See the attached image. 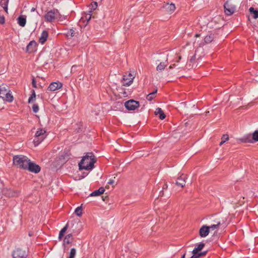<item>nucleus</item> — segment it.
Segmentation results:
<instances>
[{
    "label": "nucleus",
    "mask_w": 258,
    "mask_h": 258,
    "mask_svg": "<svg viewBox=\"0 0 258 258\" xmlns=\"http://www.w3.org/2000/svg\"><path fill=\"white\" fill-rule=\"evenodd\" d=\"M82 207L81 206L80 207H77L75 211V212L76 213V214L77 215V216H80L82 215Z\"/></svg>",
    "instance_id": "e433bc0d"
},
{
    "label": "nucleus",
    "mask_w": 258,
    "mask_h": 258,
    "mask_svg": "<svg viewBox=\"0 0 258 258\" xmlns=\"http://www.w3.org/2000/svg\"><path fill=\"white\" fill-rule=\"evenodd\" d=\"M46 136V131L44 129L41 128H38L35 133L33 141L34 145L35 146H38L44 140Z\"/></svg>",
    "instance_id": "7ed1b4c3"
},
{
    "label": "nucleus",
    "mask_w": 258,
    "mask_h": 258,
    "mask_svg": "<svg viewBox=\"0 0 258 258\" xmlns=\"http://www.w3.org/2000/svg\"><path fill=\"white\" fill-rule=\"evenodd\" d=\"M34 10H35V9H34V8H32V10H31V11H34Z\"/></svg>",
    "instance_id": "5fc2aeb1"
},
{
    "label": "nucleus",
    "mask_w": 258,
    "mask_h": 258,
    "mask_svg": "<svg viewBox=\"0 0 258 258\" xmlns=\"http://www.w3.org/2000/svg\"><path fill=\"white\" fill-rule=\"evenodd\" d=\"M29 236H31L32 235V234H31V232H29Z\"/></svg>",
    "instance_id": "864d4df0"
},
{
    "label": "nucleus",
    "mask_w": 258,
    "mask_h": 258,
    "mask_svg": "<svg viewBox=\"0 0 258 258\" xmlns=\"http://www.w3.org/2000/svg\"><path fill=\"white\" fill-rule=\"evenodd\" d=\"M175 66V64H172V65H170V66H169V68L170 69H173Z\"/></svg>",
    "instance_id": "de8ad7c7"
},
{
    "label": "nucleus",
    "mask_w": 258,
    "mask_h": 258,
    "mask_svg": "<svg viewBox=\"0 0 258 258\" xmlns=\"http://www.w3.org/2000/svg\"><path fill=\"white\" fill-rule=\"evenodd\" d=\"M73 235H74V234L72 232H70L69 234L66 236L63 242H70V241L73 240Z\"/></svg>",
    "instance_id": "2f4dec72"
},
{
    "label": "nucleus",
    "mask_w": 258,
    "mask_h": 258,
    "mask_svg": "<svg viewBox=\"0 0 258 258\" xmlns=\"http://www.w3.org/2000/svg\"><path fill=\"white\" fill-rule=\"evenodd\" d=\"M157 89H156L153 92L149 93L147 96V99L151 101L155 97V94L157 93Z\"/></svg>",
    "instance_id": "c85d7f7f"
},
{
    "label": "nucleus",
    "mask_w": 258,
    "mask_h": 258,
    "mask_svg": "<svg viewBox=\"0 0 258 258\" xmlns=\"http://www.w3.org/2000/svg\"><path fill=\"white\" fill-rule=\"evenodd\" d=\"M210 232V229L208 226L203 225L200 229L199 234L201 237H205L207 236Z\"/></svg>",
    "instance_id": "dca6fc26"
},
{
    "label": "nucleus",
    "mask_w": 258,
    "mask_h": 258,
    "mask_svg": "<svg viewBox=\"0 0 258 258\" xmlns=\"http://www.w3.org/2000/svg\"><path fill=\"white\" fill-rule=\"evenodd\" d=\"M26 23V18L25 16H20L18 18V23L21 27H24Z\"/></svg>",
    "instance_id": "5701e85b"
},
{
    "label": "nucleus",
    "mask_w": 258,
    "mask_h": 258,
    "mask_svg": "<svg viewBox=\"0 0 258 258\" xmlns=\"http://www.w3.org/2000/svg\"><path fill=\"white\" fill-rule=\"evenodd\" d=\"M32 110L34 113H37L39 111V106L37 104H34L32 105Z\"/></svg>",
    "instance_id": "4c0bfd02"
},
{
    "label": "nucleus",
    "mask_w": 258,
    "mask_h": 258,
    "mask_svg": "<svg viewBox=\"0 0 258 258\" xmlns=\"http://www.w3.org/2000/svg\"><path fill=\"white\" fill-rule=\"evenodd\" d=\"M5 23V18L4 16H0V24H4Z\"/></svg>",
    "instance_id": "a19ab883"
},
{
    "label": "nucleus",
    "mask_w": 258,
    "mask_h": 258,
    "mask_svg": "<svg viewBox=\"0 0 258 258\" xmlns=\"http://www.w3.org/2000/svg\"><path fill=\"white\" fill-rule=\"evenodd\" d=\"M10 92L11 91H9L4 96H1V98L5 101L12 102L14 100V97Z\"/></svg>",
    "instance_id": "a211bd4d"
},
{
    "label": "nucleus",
    "mask_w": 258,
    "mask_h": 258,
    "mask_svg": "<svg viewBox=\"0 0 258 258\" xmlns=\"http://www.w3.org/2000/svg\"><path fill=\"white\" fill-rule=\"evenodd\" d=\"M0 90H1V94H2L3 96L6 94V93H8L9 91H10L9 90V87L8 86H4L1 87H0Z\"/></svg>",
    "instance_id": "7c9ffc66"
},
{
    "label": "nucleus",
    "mask_w": 258,
    "mask_h": 258,
    "mask_svg": "<svg viewBox=\"0 0 258 258\" xmlns=\"http://www.w3.org/2000/svg\"><path fill=\"white\" fill-rule=\"evenodd\" d=\"M86 18L88 21H89L91 18V15L90 14L86 15Z\"/></svg>",
    "instance_id": "79ce46f5"
},
{
    "label": "nucleus",
    "mask_w": 258,
    "mask_h": 258,
    "mask_svg": "<svg viewBox=\"0 0 258 258\" xmlns=\"http://www.w3.org/2000/svg\"><path fill=\"white\" fill-rule=\"evenodd\" d=\"M102 198H103V201H104L105 198H103V197H102Z\"/></svg>",
    "instance_id": "4d7b16f0"
},
{
    "label": "nucleus",
    "mask_w": 258,
    "mask_h": 258,
    "mask_svg": "<svg viewBox=\"0 0 258 258\" xmlns=\"http://www.w3.org/2000/svg\"><path fill=\"white\" fill-rule=\"evenodd\" d=\"M181 56H178V59L177 60H176L175 62H178L180 61V60L181 59Z\"/></svg>",
    "instance_id": "49530a36"
},
{
    "label": "nucleus",
    "mask_w": 258,
    "mask_h": 258,
    "mask_svg": "<svg viewBox=\"0 0 258 258\" xmlns=\"http://www.w3.org/2000/svg\"><path fill=\"white\" fill-rule=\"evenodd\" d=\"M48 37V33L47 31L44 30L42 31V33L41 34V36L39 37V42L42 44H43L45 43V42L46 41L47 38Z\"/></svg>",
    "instance_id": "6ab92c4d"
},
{
    "label": "nucleus",
    "mask_w": 258,
    "mask_h": 258,
    "mask_svg": "<svg viewBox=\"0 0 258 258\" xmlns=\"http://www.w3.org/2000/svg\"><path fill=\"white\" fill-rule=\"evenodd\" d=\"M163 8L169 13H172L175 10V6L174 4L172 3H166L163 5Z\"/></svg>",
    "instance_id": "aec40b11"
},
{
    "label": "nucleus",
    "mask_w": 258,
    "mask_h": 258,
    "mask_svg": "<svg viewBox=\"0 0 258 258\" xmlns=\"http://www.w3.org/2000/svg\"><path fill=\"white\" fill-rule=\"evenodd\" d=\"M32 85L33 87L35 88H37L36 82L34 77H33L32 80Z\"/></svg>",
    "instance_id": "ea45409f"
},
{
    "label": "nucleus",
    "mask_w": 258,
    "mask_h": 258,
    "mask_svg": "<svg viewBox=\"0 0 258 258\" xmlns=\"http://www.w3.org/2000/svg\"><path fill=\"white\" fill-rule=\"evenodd\" d=\"M31 93L32 94L31 95V96L28 99L29 103L33 102L36 100V94L35 91L34 90H32L31 91Z\"/></svg>",
    "instance_id": "cd10ccee"
},
{
    "label": "nucleus",
    "mask_w": 258,
    "mask_h": 258,
    "mask_svg": "<svg viewBox=\"0 0 258 258\" xmlns=\"http://www.w3.org/2000/svg\"><path fill=\"white\" fill-rule=\"evenodd\" d=\"M242 141L244 143H253L254 142H256L258 141V131H255L252 135V137L251 136L247 135L246 136H244L242 139Z\"/></svg>",
    "instance_id": "6e6552de"
},
{
    "label": "nucleus",
    "mask_w": 258,
    "mask_h": 258,
    "mask_svg": "<svg viewBox=\"0 0 258 258\" xmlns=\"http://www.w3.org/2000/svg\"><path fill=\"white\" fill-rule=\"evenodd\" d=\"M75 30H74L73 28L72 29H70L68 32L67 33H66V36L68 37H70V38H71V37H73L75 36Z\"/></svg>",
    "instance_id": "f704fd0d"
},
{
    "label": "nucleus",
    "mask_w": 258,
    "mask_h": 258,
    "mask_svg": "<svg viewBox=\"0 0 258 258\" xmlns=\"http://www.w3.org/2000/svg\"><path fill=\"white\" fill-rule=\"evenodd\" d=\"M8 5H6V6H2L5 10V11L8 13Z\"/></svg>",
    "instance_id": "c03bdc74"
},
{
    "label": "nucleus",
    "mask_w": 258,
    "mask_h": 258,
    "mask_svg": "<svg viewBox=\"0 0 258 258\" xmlns=\"http://www.w3.org/2000/svg\"><path fill=\"white\" fill-rule=\"evenodd\" d=\"M69 227V223H67L66 226L61 229V230L60 231L58 236V238L59 240H61V238L64 236V233H66L67 230L68 229V227Z\"/></svg>",
    "instance_id": "b1692460"
},
{
    "label": "nucleus",
    "mask_w": 258,
    "mask_h": 258,
    "mask_svg": "<svg viewBox=\"0 0 258 258\" xmlns=\"http://www.w3.org/2000/svg\"><path fill=\"white\" fill-rule=\"evenodd\" d=\"M185 253H184V254L182 255V256L181 257V258H184V257H185Z\"/></svg>",
    "instance_id": "603ef678"
},
{
    "label": "nucleus",
    "mask_w": 258,
    "mask_h": 258,
    "mask_svg": "<svg viewBox=\"0 0 258 258\" xmlns=\"http://www.w3.org/2000/svg\"><path fill=\"white\" fill-rule=\"evenodd\" d=\"M186 179V175L182 174L177 178L175 182V184L180 187H183L185 185Z\"/></svg>",
    "instance_id": "4468645a"
},
{
    "label": "nucleus",
    "mask_w": 258,
    "mask_h": 258,
    "mask_svg": "<svg viewBox=\"0 0 258 258\" xmlns=\"http://www.w3.org/2000/svg\"><path fill=\"white\" fill-rule=\"evenodd\" d=\"M218 220H217V221H215V223L214 224H216V222H217Z\"/></svg>",
    "instance_id": "bf43d9fd"
},
{
    "label": "nucleus",
    "mask_w": 258,
    "mask_h": 258,
    "mask_svg": "<svg viewBox=\"0 0 258 258\" xmlns=\"http://www.w3.org/2000/svg\"><path fill=\"white\" fill-rule=\"evenodd\" d=\"M156 115L159 114V117L160 119L163 120L166 117V115L161 108H157L155 112Z\"/></svg>",
    "instance_id": "4be33fe9"
},
{
    "label": "nucleus",
    "mask_w": 258,
    "mask_h": 258,
    "mask_svg": "<svg viewBox=\"0 0 258 258\" xmlns=\"http://www.w3.org/2000/svg\"><path fill=\"white\" fill-rule=\"evenodd\" d=\"M102 198H103V201H104L105 198H103V197H102Z\"/></svg>",
    "instance_id": "6e6d98bb"
},
{
    "label": "nucleus",
    "mask_w": 258,
    "mask_h": 258,
    "mask_svg": "<svg viewBox=\"0 0 258 258\" xmlns=\"http://www.w3.org/2000/svg\"><path fill=\"white\" fill-rule=\"evenodd\" d=\"M114 183V180L112 179H110L109 180V181H108V184H110V185L113 184Z\"/></svg>",
    "instance_id": "37998d69"
},
{
    "label": "nucleus",
    "mask_w": 258,
    "mask_h": 258,
    "mask_svg": "<svg viewBox=\"0 0 258 258\" xmlns=\"http://www.w3.org/2000/svg\"><path fill=\"white\" fill-rule=\"evenodd\" d=\"M19 193V191L13 190L10 188H5L2 190L3 195L8 197L18 196Z\"/></svg>",
    "instance_id": "ddd939ff"
},
{
    "label": "nucleus",
    "mask_w": 258,
    "mask_h": 258,
    "mask_svg": "<svg viewBox=\"0 0 258 258\" xmlns=\"http://www.w3.org/2000/svg\"><path fill=\"white\" fill-rule=\"evenodd\" d=\"M62 87V83L58 81L56 82H52L49 85L47 90L50 91H54L59 89H60Z\"/></svg>",
    "instance_id": "2eb2a0df"
},
{
    "label": "nucleus",
    "mask_w": 258,
    "mask_h": 258,
    "mask_svg": "<svg viewBox=\"0 0 258 258\" xmlns=\"http://www.w3.org/2000/svg\"><path fill=\"white\" fill-rule=\"evenodd\" d=\"M98 7V4L96 2H92L91 5L89 6V12L91 13L93 11L95 10Z\"/></svg>",
    "instance_id": "bb28decb"
},
{
    "label": "nucleus",
    "mask_w": 258,
    "mask_h": 258,
    "mask_svg": "<svg viewBox=\"0 0 258 258\" xmlns=\"http://www.w3.org/2000/svg\"><path fill=\"white\" fill-rule=\"evenodd\" d=\"M96 159L92 152H89L82 157V160L79 163L80 170H91L94 167V163Z\"/></svg>",
    "instance_id": "f257e3e1"
},
{
    "label": "nucleus",
    "mask_w": 258,
    "mask_h": 258,
    "mask_svg": "<svg viewBox=\"0 0 258 258\" xmlns=\"http://www.w3.org/2000/svg\"><path fill=\"white\" fill-rule=\"evenodd\" d=\"M58 11L53 9L48 11L44 16V20L46 22H52L55 20Z\"/></svg>",
    "instance_id": "423d86ee"
},
{
    "label": "nucleus",
    "mask_w": 258,
    "mask_h": 258,
    "mask_svg": "<svg viewBox=\"0 0 258 258\" xmlns=\"http://www.w3.org/2000/svg\"><path fill=\"white\" fill-rule=\"evenodd\" d=\"M26 170L34 173H38L41 170L40 166L30 160Z\"/></svg>",
    "instance_id": "9b49d317"
},
{
    "label": "nucleus",
    "mask_w": 258,
    "mask_h": 258,
    "mask_svg": "<svg viewBox=\"0 0 258 258\" xmlns=\"http://www.w3.org/2000/svg\"><path fill=\"white\" fill-rule=\"evenodd\" d=\"M76 254V250L74 248H72L71 249L70 252V256L69 258H75V256Z\"/></svg>",
    "instance_id": "c9c22d12"
},
{
    "label": "nucleus",
    "mask_w": 258,
    "mask_h": 258,
    "mask_svg": "<svg viewBox=\"0 0 258 258\" xmlns=\"http://www.w3.org/2000/svg\"><path fill=\"white\" fill-rule=\"evenodd\" d=\"M219 246L220 247H221V248H222V249H223V248L225 249V246H224V245H219Z\"/></svg>",
    "instance_id": "8fccbe9b"
},
{
    "label": "nucleus",
    "mask_w": 258,
    "mask_h": 258,
    "mask_svg": "<svg viewBox=\"0 0 258 258\" xmlns=\"http://www.w3.org/2000/svg\"><path fill=\"white\" fill-rule=\"evenodd\" d=\"M9 0H1L0 5L1 6L8 5Z\"/></svg>",
    "instance_id": "58836bf2"
},
{
    "label": "nucleus",
    "mask_w": 258,
    "mask_h": 258,
    "mask_svg": "<svg viewBox=\"0 0 258 258\" xmlns=\"http://www.w3.org/2000/svg\"><path fill=\"white\" fill-rule=\"evenodd\" d=\"M196 59V54L194 55L190 59V61L192 62Z\"/></svg>",
    "instance_id": "a18cd8bd"
},
{
    "label": "nucleus",
    "mask_w": 258,
    "mask_h": 258,
    "mask_svg": "<svg viewBox=\"0 0 258 258\" xmlns=\"http://www.w3.org/2000/svg\"><path fill=\"white\" fill-rule=\"evenodd\" d=\"M225 13L226 15L230 16L235 11V6L228 1H227L224 5Z\"/></svg>",
    "instance_id": "1a4fd4ad"
},
{
    "label": "nucleus",
    "mask_w": 258,
    "mask_h": 258,
    "mask_svg": "<svg viewBox=\"0 0 258 258\" xmlns=\"http://www.w3.org/2000/svg\"><path fill=\"white\" fill-rule=\"evenodd\" d=\"M200 36V34H196L195 35V37H199Z\"/></svg>",
    "instance_id": "3c124183"
},
{
    "label": "nucleus",
    "mask_w": 258,
    "mask_h": 258,
    "mask_svg": "<svg viewBox=\"0 0 258 258\" xmlns=\"http://www.w3.org/2000/svg\"><path fill=\"white\" fill-rule=\"evenodd\" d=\"M124 106L128 110H134L139 107V102L134 100H130L125 102Z\"/></svg>",
    "instance_id": "f8f14e48"
},
{
    "label": "nucleus",
    "mask_w": 258,
    "mask_h": 258,
    "mask_svg": "<svg viewBox=\"0 0 258 258\" xmlns=\"http://www.w3.org/2000/svg\"><path fill=\"white\" fill-rule=\"evenodd\" d=\"M69 226V232H72L74 235H78L82 230L81 223L78 221H72Z\"/></svg>",
    "instance_id": "39448f33"
},
{
    "label": "nucleus",
    "mask_w": 258,
    "mask_h": 258,
    "mask_svg": "<svg viewBox=\"0 0 258 258\" xmlns=\"http://www.w3.org/2000/svg\"><path fill=\"white\" fill-rule=\"evenodd\" d=\"M102 198H103V201H104L105 198H103V197H102Z\"/></svg>",
    "instance_id": "13d9d810"
},
{
    "label": "nucleus",
    "mask_w": 258,
    "mask_h": 258,
    "mask_svg": "<svg viewBox=\"0 0 258 258\" xmlns=\"http://www.w3.org/2000/svg\"><path fill=\"white\" fill-rule=\"evenodd\" d=\"M167 58H166L165 62H160L157 66L156 70L157 71H162V70H163L165 69V68L167 66Z\"/></svg>",
    "instance_id": "393cba45"
},
{
    "label": "nucleus",
    "mask_w": 258,
    "mask_h": 258,
    "mask_svg": "<svg viewBox=\"0 0 258 258\" xmlns=\"http://www.w3.org/2000/svg\"><path fill=\"white\" fill-rule=\"evenodd\" d=\"M167 188V185L166 184H165L163 186V189H166Z\"/></svg>",
    "instance_id": "09e8293b"
},
{
    "label": "nucleus",
    "mask_w": 258,
    "mask_h": 258,
    "mask_svg": "<svg viewBox=\"0 0 258 258\" xmlns=\"http://www.w3.org/2000/svg\"><path fill=\"white\" fill-rule=\"evenodd\" d=\"M36 46V42L34 40L31 41L27 46L26 51L28 53H32L35 51Z\"/></svg>",
    "instance_id": "f3484780"
},
{
    "label": "nucleus",
    "mask_w": 258,
    "mask_h": 258,
    "mask_svg": "<svg viewBox=\"0 0 258 258\" xmlns=\"http://www.w3.org/2000/svg\"><path fill=\"white\" fill-rule=\"evenodd\" d=\"M30 159L27 156L19 155L13 157V163L18 168L26 170Z\"/></svg>",
    "instance_id": "f03ea898"
},
{
    "label": "nucleus",
    "mask_w": 258,
    "mask_h": 258,
    "mask_svg": "<svg viewBox=\"0 0 258 258\" xmlns=\"http://www.w3.org/2000/svg\"><path fill=\"white\" fill-rule=\"evenodd\" d=\"M26 248H18L13 251V258H26L27 256V251Z\"/></svg>",
    "instance_id": "0eeeda50"
},
{
    "label": "nucleus",
    "mask_w": 258,
    "mask_h": 258,
    "mask_svg": "<svg viewBox=\"0 0 258 258\" xmlns=\"http://www.w3.org/2000/svg\"><path fill=\"white\" fill-rule=\"evenodd\" d=\"M134 78V75L131 73L124 75L123 76L122 81L123 85L125 86H129L133 83Z\"/></svg>",
    "instance_id": "9d476101"
},
{
    "label": "nucleus",
    "mask_w": 258,
    "mask_h": 258,
    "mask_svg": "<svg viewBox=\"0 0 258 258\" xmlns=\"http://www.w3.org/2000/svg\"><path fill=\"white\" fill-rule=\"evenodd\" d=\"M249 12L251 14H253V17L254 19H256L258 18V11L255 10L253 7H250L249 8Z\"/></svg>",
    "instance_id": "473e14b6"
},
{
    "label": "nucleus",
    "mask_w": 258,
    "mask_h": 258,
    "mask_svg": "<svg viewBox=\"0 0 258 258\" xmlns=\"http://www.w3.org/2000/svg\"><path fill=\"white\" fill-rule=\"evenodd\" d=\"M222 223L220 220H218L216 222V224H212L211 226H208L210 230H215L219 228V227L221 225Z\"/></svg>",
    "instance_id": "a878e982"
},
{
    "label": "nucleus",
    "mask_w": 258,
    "mask_h": 258,
    "mask_svg": "<svg viewBox=\"0 0 258 258\" xmlns=\"http://www.w3.org/2000/svg\"><path fill=\"white\" fill-rule=\"evenodd\" d=\"M214 38L213 34H210L209 35H207L205 37L204 40L206 43H209L211 42Z\"/></svg>",
    "instance_id": "c756f323"
},
{
    "label": "nucleus",
    "mask_w": 258,
    "mask_h": 258,
    "mask_svg": "<svg viewBox=\"0 0 258 258\" xmlns=\"http://www.w3.org/2000/svg\"><path fill=\"white\" fill-rule=\"evenodd\" d=\"M228 140H229L228 135L227 134L223 135L221 138V141L219 145L222 146L224 143H225Z\"/></svg>",
    "instance_id": "72a5a7b5"
},
{
    "label": "nucleus",
    "mask_w": 258,
    "mask_h": 258,
    "mask_svg": "<svg viewBox=\"0 0 258 258\" xmlns=\"http://www.w3.org/2000/svg\"><path fill=\"white\" fill-rule=\"evenodd\" d=\"M204 246V243H201L199 245H196L192 251V255L190 258H199L201 256H205L207 251H201Z\"/></svg>",
    "instance_id": "20e7f679"
},
{
    "label": "nucleus",
    "mask_w": 258,
    "mask_h": 258,
    "mask_svg": "<svg viewBox=\"0 0 258 258\" xmlns=\"http://www.w3.org/2000/svg\"><path fill=\"white\" fill-rule=\"evenodd\" d=\"M105 191V189L103 187H100L98 189L92 192L90 195V196L91 197H94V196H98L104 193Z\"/></svg>",
    "instance_id": "412c9836"
}]
</instances>
